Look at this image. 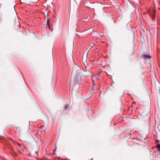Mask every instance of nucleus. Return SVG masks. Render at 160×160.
<instances>
[{
    "label": "nucleus",
    "instance_id": "1",
    "mask_svg": "<svg viewBox=\"0 0 160 160\" xmlns=\"http://www.w3.org/2000/svg\"><path fill=\"white\" fill-rule=\"evenodd\" d=\"M81 78L80 76H72L70 81V82L69 85L70 84H73L74 82V86H76L77 84L79 85L81 83Z\"/></svg>",
    "mask_w": 160,
    "mask_h": 160
},
{
    "label": "nucleus",
    "instance_id": "2",
    "mask_svg": "<svg viewBox=\"0 0 160 160\" xmlns=\"http://www.w3.org/2000/svg\"><path fill=\"white\" fill-rule=\"evenodd\" d=\"M142 55L144 60H148L150 59L151 58V56L149 54H143Z\"/></svg>",
    "mask_w": 160,
    "mask_h": 160
},
{
    "label": "nucleus",
    "instance_id": "3",
    "mask_svg": "<svg viewBox=\"0 0 160 160\" xmlns=\"http://www.w3.org/2000/svg\"><path fill=\"white\" fill-rule=\"evenodd\" d=\"M153 137L154 139L155 140L156 142L157 143H159V141L157 139V133H156V134H153Z\"/></svg>",
    "mask_w": 160,
    "mask_h": 160
},
{
    "label": "nucleus",
    "instance_id": "4",
    "mask_svg": "<svg viewBox=\"0 0 160 160\" xmlns=\"http://www.w3.org/2000/svg\"><path fill=\"white\" fill-rule=\"evenodd\" d=\"M159 131V130L158 128V127H154V132L156 133H158V132Z\"/></svg>",
    "mask_w": 160,
    "mask_h": 160
},
{
    "label": "nucleus",
    "instance_id": "5",
    "mask_svg": "<svg viewBox=\"0 0 160 160\" xmlns=\"http://www.w3.org/2000/svg\"><path fill=\"white\" fill-rule=\"evenodd\" d=\"M156 11L155 10H153L152 12H153V14H152L151 16L152 17L153 19L155 17V14L156 13Z\"/></svg>",
    "mask_w": 160,
    "mask_h": 160
},
{
    "label": "nucleus",
    "instance_id": "6",
    "mask_svg": "<svg viewBox=\"0 0 160 160\" xmlns=\"http://www.w3.org/2000/svg\"><path fill=\"white\" fill-rule=\"evenodd\" d=\"M68 107H69V105L68 104H65L64 106L63 109L64 110L67 109L68 108Z\"/></svg>",
    "mask_w": 160,
    "mask_h": 160
},
{
    "label": "nucleus",
    "instance_id": "7",
    "mask_svg": "<svg viewBox=\"0 0 160 160\" xmlns=\"http://www.w3.org/2000/svg\"><path fill=\"white\" fill-rule=\"evenodd\" d=\"M11 154L13 157H16L17 156L16 154L14 152H12Z\"/></svg>",
    "mask_w": 160,
    "mask_h": 160
},
{
    "label": "nucleus",
    "instance_id": "8",
    "mask_svg": "<svg viewBox=\"0 0 160 160\" xmlns=\"http://www.w3.org/2000/svg\"><path fill=\"white\" fill-rule=\"evenodd\" d=\"M49 20H50L49 18L47 20V24L48 25V26L49 27H50V23H49Z\"/></svg>",
    "mask_w": 160,
    "mask_h": 160
},
{
    "label": "nucleus",
    "instance_id": "9",
    "mask_svg": "<svg viewBox=\"0 0 160 160\" xmlns=\"http://www.w3.org/2000/svg\"><path fill=\"white\" fill-rule=\"evenodd\" d=\"M157 148L158 149L159 151V152L160 153V144H158L157 146Z\"/></svg>",
    "mask_w": 160,
    "mask_h": 160
},
{
    "label": "nucleus",
    "instance_id": "10",
    "mask_svg": "<svg viewBox=\"0 0 160 160\" xmlns=\"http://www.w3.org/2000/svg\"><path fill=\"white\" fill-rule=\"evenodd\" d=\"M12 141H13V142L14 143V144H17V145H18V146H20V143H18V142H15V141H13V140L11 139Z\"/></svg>",
    "mask_w": 160,
    "mask_h": 160
},
{
    "label": "nucleus",
    "instance_id": "11",
    "mask_svg": "<svg viewBox=\"0 0 160 160\" xmlns=\"http://www.w3.org/2000/svg\"><path fill=\"white\" fill-rule=\"evenodd\" d=\"M39 149H38L37 151L35 152V153H36V154H38V152H39Z\"/></svg>",
    "mask_w": 160,
    "mask_h": 160
},
{
    "label": "nucleus",
    "instance_id": "12",
    "mask_svg": "<svg viewBox=\"0 0 160 160\" xmlns=\"http://www.w3.org/2000/svg\"><path fill=\"white\" fill-rule=\"evenodd\" d=\"M0 139H2V140L5 139V138H2V137L0 138Z\"/></svg>",
    "mask_w": 160,
    "mask_h": 160
},
{
    "label": "nucleus",
    "instance_id": "13",
    "mask_svg": "<svg viewBox=\"0 0 160 160\" xmlns=\"http://www.w3.org/2000/svg\"><path fill=\"white\" fill-rule=\"evenodd\" d=\"M93 85H95V84L94 83H92V85L93 86Z\"/></svg>",
    "mask_w": 160,
    "mask_h": 160
},
{
    "label": "nucleus",
    "instance_id": "14",
    "mask_svg": "<svg viewBox=\"0 0 160 160\" xmlns=\"http://www.w3.org/2000/svg\"><path fill=\"white\" fill-rule=\"evenodd\" d=\"M76 71V70L73 69V72H74V71Z\"/></svg>",
    "mask_w": 160,
    "mask_h": 160
},
{
    "label": "nucleus",
    "instance_id": "15",
    "mask_svg": "<svg viewBox=\"0 0 160 160\" xmlns=\"http://www.w3.org/2000/svg\"><path fill=\"white\" fill-rule=\"evenodd\" d=\"M55 149H54V151H55Z\"/></svg>",
    "mask_w": 160,
    "mask_h": 160
},
{
    "label": "nucleus",
    "instance_id": "16",
    "mask_svg": "<svg viewBox=\"0 0 160 160\" xmlns=\"http://www.w3.org/2000/svg\"><path fill=\"white\" fill-rule=\"evenodd\" d=\"M4 160H7L6 159H4Z\"/></svg>",
    "mask_w": 160,
    "mask_h": 160
}]
</instances>
